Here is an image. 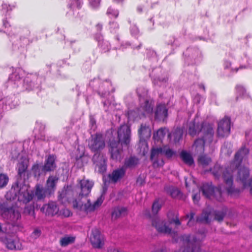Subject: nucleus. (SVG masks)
Listing matches in <instances>:
<instances>
[{
  "mask_svg": "<svg viewBox=\"0 0 252 252\" xmlns=\"http://www.w3.org/2000/svg\"><path fill=\"white\" fill-rule=\"evenodd\" d=\"M89 147L94 152H96L93 158L96 168H98V172L103 173L106 171V158L102 154L98 153L102 150L105 146L104 140L100 134L92 136L89 142Z\"/></svg>",
  "mask_w": 252,
  "mask_h": 252,
  "instance_id": "7ed1b4c3",
  "label": "nucleus"
},
{
  "mask_svg": "<svg viewBox=\"0 0 252 252\" xmlns=\"http://www.w3.org/2000/svg\"><path fill=\"white\" fill-rule=\"evenodd\" d=\"M229 65H230L231 63H228Z\"/></svg>",
  "mask_w": 252,
  "mask_h": 252,
  "instance_id": "338daca9",
  "label": "nucleus"
},
{
  "mask_svg": "<svg viewBox=\"0 0 252 252\" xmlns=\"http://www.w3.org/2000/svg\"><path fill=\"white\" fill-rule=\"evenodd\" d=\"M225 215V214L223 212H218L215 214V219L218 221H221Z\"/></svg>",
  "mask_w": 252,
  "mask_h": 252,
  "instance_id": "a19ab883",
  "label": "nucleus"
},
{
  "mask_svg": "<svg viewBox=\"0 0 252 252\" xmlns=\"http://www.w3.org/2000/svg\"><path fill=\"white\" fill-rule=\"evenodd\" d=\"M108 252H119L118 251L115 249H109Z\"/></svg>",
  "mask_w": 252,
  "mask_h": 252,
  "instance_id": "5fc2aeb1",
  "label": "nucleus"
},
{
  "mask_svg": "<svg viewBox=\"0 0 252 252\" xmlns=\"http://www.w3.org/2000/svg\"><path fill=\"white\" fill-rule=\"evenodd\" d=\"M211 161V158L205 155L200 156L198 158L199 163L203 167L209 165Z\"/></svg>",
  "mask_w": 252,
  "mask_h": 252,
  "instance_id": "c85d7f7f",
  "label": "nucleus"
},
{
  "mask_svg": "<svg viewBox=\"0 0 252 252\" xmlns=\"http://www.w3.org/2000/svg\"><path fill=\"white\" fill-rule=\"evenodd\" d=\"M13 191L15 192V196L18 197V200L19 201L24 203H27L30 201L33 198V193L30 192L29 187L25 184H21L18 183L16 186L14 187L13 189H11L10 191L7 192L5 195L7 199H11L9 196Z\"/></svg>",
  "mask_w": 252,
  "mask_h": 252,
  "instance_id": "423d86ee",
  "label": "nucleus"
},
{
  "mask_svg": "<svg viewBox=\"0 0 252 252\" xmlns=\"http://www.w3.org/2000/svg\"><path fill=\"white\" fill-rule=\"evenodd\" d=\"M222 172V169L219 165H216L212 172L213 175L218 178Z\"/></svg>",
  "mask_w": 252,
  "mask_h": 252,
  "instance_id": "4c0bfd02",
  "label": "nucleus"
},
{
  "mask_svg": "<svg viewBox=\"0 0 252 252\" xmlns=\"http://www.w3.org/2000/svg\"><path fill=\"white\" fill-rule=\"evenodd\" d=\"M201 97L200 95H198L197 94L195 97V100H196V101H197V102H199L200 100V99H201Z\"/></svg>",
  "mask_w": 252,
  "mask_h": 252,
  "instance_id": "864d4df0",
  "label": "nucleus"
},
{
  "mask_svg": "<svg viewBox=\"0 0 252 252\" xmlns=\"http://www.w3.org/2000/svg\"><path fill=\"white\" fill-rule=\"evenodd\" d=\"M34 195L37 200H42L44 199L46 197H50L51 195L47 192V190L45 188L44 189L40 185H37L35 187Z\"/></svg>",
  "mask_w": 252,
  "mask_h": 252,
  "instance_id": "6ab92c4d",
  "label": "nucleus"
},
{
  "mask_svg": "<svg viewBox=\"0 0 252 252\" xmlns=\"http://www.w3.org/2000/svg\"><path fill=\"white\" fill-rule=\"evenodd\" d=\"M167 111L165 104L158 105V122L164 123L166 121L168 116Z\"/></svg>",
  "mask_w": 252,
  "mask_h": 252,
  "instance_id": "5701e85b",
  "label": "nucleus"
},
{
  "mask_svg": "<svg viewBox=\"0 0 252 252\" xmlns=\"http://www.w3.org/2000/svg\"><path fill=\"white\" fill-rule=\"evenodd\" d=\"M27 168L28 164L26 161H22L18 164V174L21 177L24 175L27 169Z\"/></svg>",
  "mask_w": 252,
  "mask_h": 252,
  "instance_id": "7c9ffc66",
  "label": "nucleus"
},
{
  "mask_svg": "<svg viewBox=\"0 0 252 252\" xmlns=\"http://www.w3.org/2000/svg\"><path fill=\"white\" fill-rule=\"evenodd\" d=\"M62 215L65 217H68L71 215V213L68 209H64L62 210Z\"/></svg>",
  "mask_w": 252,
  "mask_h": 252,
  "instance_id": "49530a36",
  "label": "nucleus"
},
{
  "mask_svg": "<svg viewBox=\"0 0 252 252\" xmlns=\"http://www.w3.org/2000/svg\"><path fill=\"white\" fill-rule=\"evenodd\" d=\"M90 5L93 7L95 8L99 5L100 0H89Z\"/></svg>",
  "mask_w": 252,
  "mask_h": 252,
  "instance_id": "79ce46f5",
  "label": "nucleus"
},
{
  "mask_svg": "<svg viewBox=\"0 0 252 252\" xmlns=\"http://www.w3.org/2000/svg\"><path fill=\"white\" fill-rule=\"evenodd\" d=\"M0 211L2 217L4 219L13 224L21 218V214L17 208H7L4 203L0 204Z\"/></svg>",
  "mask_w": 252,
  "mask_h": 252,
  "instance_id": "0eeeda50",
  "label": "nucleus"
},
{
  "mask_svg": "<svg viewBox=\"0 0 252 252\" xmlns=\"http://www.w3.org/2000/svg\"><path fill=\"white\" fill-rule=\"evenodd\" d=\"M125 174V170L123 168L114 170L111 174H109V179L112 182L116 183L122 178Z\"/></svg>",
  "mask_w": 252,
  "mask_h": 252,
  "instance_id": "412c9836",
  "label": "nucleus"
},
{
  "mask_svg": "<svg viewBox=\"0 0 252 252\" xmlns=\"http://www.w3.org/2000/svg\"><path fill=\"white\" fill-rule=\"evenodd\" d=\"M81 192L79 194L86 196L90 193L93 183L88 180L83 179L79 183Z\"/></svg>",
  "mask_w": 252,
  "mask_h": 252,
  "instance_id": "f3484780",
  "label": "nucleus"
},
{
  "mask_svg": "<svg viewBox=\"0 0 252 252\" xmlns=\"http://www.w3.org/2000/svg\"><path fill=\"white\" fill-rule=\"evenodd\" d=\"M230 130V120L228 117L224 118L218 124L217 133L219 137L227 136Z\"/></svg>",
  "mask_w": 252,
  "mask_h": 252,
  "instance_id": "f8f14e48",
  "label": "nucleus"
},
{
  "mask_svg": "<svg viewBox=\"0 0 252 252\" xmlns=\"http://www.w3.org/2000/svg\"><path fill=\"white\" fill-rule=\"evenodd\" d=\"M211 216V213L210 212H208L207 211H203L201 216L198 218L197 220L202 222L207 223L209 221Z\"/></svg>",
  "mask_w": 252,
  "mask_h": 252,
  "instance_id": "c756f323",
  "label": "nucleus"
},
{
  "mask_svg": "<svg viewBox=\"0 0 252 252\" xmlns=\"http://www.w3.org/2000/svg\"><path fill=\"white\" fill-rule=\"evenodd\" d=\"M226 67H228V65H226Z\"/></svg>",
  "mask_w": 252,
  "mask_h": 252,
  "instance_id": "69168bd1",
  "label": "nucleus"
},
{
  "mask_svg": "<svg viewBox=\"0 0 252 252\" xmlns=\"http://www.w3.org/2000/svg\"><path fill=\"white\" fill-rule=\"evenodd\" d=\"M156 133H155V134H154V138H156Z\"/></svg>",
  "mask_w": 252,
  "mask_h": 252,
  "instance_id": "e2e57ef3",
  "label": "nucleus"
},
{
  "mask_svg": "<svg viewBox=\"0 0 252 252\" xmlns=\"http://www.w3.org/2000/svg\"><path fill=\"white\" fill-rule=\"evenodd\" d=\"M158 115V112L157 111H155V116H157Z\"/></svg>",
  "mask_w": 252,
  "mask_h": 252,
  "instance_id": "052dcab7",
  "label": "nucleus"
},
{
  "mask_svg": "<svg viewBox=\"0 0 252 252\" xmlns=\"http://www.w3.org/2000/svg\"><path fill=\"white\" fill-rule=\"evenodd\" d=\"M20 78V76L19 74H17L16 72H14L13 74H12L10 76V79L15 81L19 80Z\"/></svg>",
  "mask_w": 252,
  "mask_h": 252,
  "instance_id": "c03bdc74",
  "label": "nucleus"
},
{
  "mask_svg": "<svg viewBox=\"0 0 252 252\" xmlns=\"http://www.w3.org/2000/svg\"><path fill=\"white\" fill-rule=\"evenodd\" d=\"M59 208L54 202H50L44 205L41 208V211L47 216H54L59 211Z\"/></svg>",
  "mask_w": 252,
  "mask_h": 252,
  "instance_id": "4468645a",
  "label": "nucleus"
},
{
  "mask_svg": "<svg viewBox=\"0 0 252 252\" xmlns=\"http://www.w3.org/2000/svg\"><path fill=\"white\" fill-rule=\"evenodd\" d=\"M249 153V150L245 147L240 149L235 154L234 160L230 163V167H238L242 161L245 160Z\"/></svg>",
  "mask_w": 252,
  "mask_h": 252,
  "instance_id": "ddd939ff",
  "label": "nucleus"
},
{
  "mask_svg": "<svg viewBox=\"0 0 252 252\" xmlns=\"http://www.w3.org/2000/svg\"><path fill=\"white\" fill-rule=\"evenodd\" d=\"M107 14L108 15H111L112 17L116 18L119 15V12L117 10H116L112 7H109L108 9Z\"/></svg>",
  "mask_w": 252,
  "mask_h": 252,
  "instance_id": "58836bf2",
  "label": "nucleus"
},
{
  "mask_svg": "<svg viewBox=\"0 0 252 252\" xmlns=\"http://www.w3.org/2000/svg\"><path fill=\"white\" fill-rule=\"evenodd\" d=\"M199 199V195L198 194H194L193 196V201L195 203L197 202Z\"/></svg>",
  "mask_w": 252,
  "mask_h": 252,
  "instance_id": "603ef678",
  "label": "nucleus"
},
{
  "mask_svg": "<svg viewBox=\"0 0 252 252\" xmlns=\"http://www.w3.org/2000/svg\"><path fill=\"white\" fill-rule=\"evenodd\" d=\"M166 134H167V136L168 138H170V137L173 135V136L175 138V141H178L182 136V132L180 129H177L175 130V132L173 134L168 133V130L166 128H161L158 129V140L162 137H163Z\"/></svg>",
  "mask_w": 252,
  "mask_h": 252,
  "instance_id": "2eb2a0df",
  "label": "nucleus"
},
{
  "mask_svg": "<svg viewBox=\"0 0 252 252\" xmlns=\"http://www.w3.org/2000/svg\"><path fill=\"white\" fill-rule=\"evenodd\" d=\"M75 238L72 236H65L60 239V244L62 247H65L74 242Z\"/></svg>",
  "mask_w": 252,
  "mask_h": 252,
  "instance_id": "bb28decb",
  "label": "nucleus"
},
{
  "mask_svg": "<svg viewBox=\"0 0 252 252\" xmlns=\"http://www.w3.org/2000/svg\"><path fill=\"white\" fill-rule=\"evenodd\" d=\"M171 231V229L169 228L168 226H167L165 224H164L163 226H160L159 227H158V232H161L165 233H170Z\"/></svg>",
  "mask_w": 252,
  "mask_h": 252,
  "instance_id": "ea45409f",
  "label": "nucleus"
},
{
  "mask_svg": "<svg viewBox=\"0 0 252 252\" xmlns=\"http://www.w3.org/2000/svg\"><path fill=\"white\" fill-rule=\"evenodd\" d=\"M136 183L137 184L139 185V186H142L144 184L145 181L143 178L139 177L137 179Z\"/></svg>",
  "mask_w": 252,
  "mask_h": 252,
  "instance_id": "8fccbe9b",
  "label": "nucleus"
},
{
  "mask_svg": "<svg viewBox=\"0 0 252 252\" xmlns=\"http://www.w3.org/2000/svg\"><path fill=\"white\" fill-rule=\"evenodd\" d=\"M41 234V231L38 229H35L32 232V236L34 238L38 237Z\"/></svg>",
  "mask_w": 252,
  "mask_h": 252,
  "instance_id": "a18cd8bd",
  "label": "nucleus"
},
{
  "mask_svg": "<svg viewBox=\"0 0 252 252\" xmlns=\"http://www.w3.org/2000/svg\"><path fill=\"white\" fill-rule=\"evenodd\" d=\"M168 192L173 198L179 199H184L185 198V196L177 188L170 187L168 189Z\"/></svg>",
  "mask_w": 252,
  "mask_h": 252,
  "instance_id": "b1692460",
  "label": "nucleus"
},
{
  "mask_svg": "<svg viewBox=\"0 0 252 252\" xmlns=\"http://www.w3.org/2000/svg\"><path fill=\"white\" fill-rule=\"evenodd\" d=\"M9 181V178L6 174H0V188L5 187Z\"/></svg>",
  "mask_w": 252,
  "mask_h": 252,
  "instance_id": "2f4dec72",
  "label": "nucleus"
},
{
  "mask_svg": "<svg viewBox=\"0 0 252 252\" xmlns=\"http://www.w3.org/2000/svg\"><path fill=\"white\" fill-rule=\"evenodd\" d=\"M238 170L236 180L242 183L245 188L252 186V178L250 177L249 170L248 168L239 165L238 167H230V164L225 168L223 172V178L226 187H220L214 188L211 185L204 184L201 190L203 195L207 198L214 196L219 201H221L222 193L226 191L228 194H232L235 191L232 186V177L234 172Z\"/></svg>",
  "mask_w": 252,
  "mask_h": 252,
  "instance_id": "f257e3e1",
  "label": "nucleus"
},
{
  "mask_svg": "<svg viewBox=\"0 0 252 252\" xmlns=\"http://www.w3.org/2000/svg\"><path fill=\"white\" fill-rule=\"evenodd\" d=\"M251 229L252 230V224L251 226Z\"/></svg>",
  "mask_w": 252,
  "mask_h": 252,
  "instance_id": "0e129e2a",
  "label": "nucleus"
},
{
  "mask_svg": "<svg viewBox=\"0 0 252 252\" xmlns=\"http://www.w3.org/2000/svg\"><path fill=\"white\" fill-rule=\"evenodd\" d=\"M143 215L151 225L158 230V202L155 201L153 204L151 211L146 210Z\"/></svg>",
  "mask_w": 252,
  "mask_h": 252,
  "instance_id": "6e6552de",
  "label": "nucleus"
},
{
  "mask_svg": "<svg viewBox=\"0 0 252 252\" xmlns=\"http://www.w3.org/2000/svg\"><path fill=\"white\" fill-rule=\"evenodd\" d=\"M247 187H248V186H247ZM249 187H250V193L252 195V186H249Z\"/></svg>",
  "mask_w": 252,
  "mask_h": 252,
  "instance_id": "4d7b16f0",
  "label": "nucleus"
},
{
  "mask_svg": "<svg viewBox=\"0 0 252 252\" xmlns=\"http://www.w3.org/2000/svg\"><path fill=\"white\" fill-rule=\"evenodd\" d=\"M59 195H58V198L59 200H62L63 199L66 194V190L63 189L62 190L61 192H59Z\"/></svg>",
  "mask_w": 252,
  "mask_h": 252,
  "instance_id": "09e8293b",
  "label": "nucleus"
},
{
  "mask_svg": "<svg viewBox=\"0 0 252 252\" xmlns=\"http://www.w3.org/2000/svg\"><path fill=\"white\" fill-rule=\"evenodd\" d=\"M184 244L186 245L187 248L183 252H197L199 249V241L191 237L189 235H184L182 237Z\"/></svg>",
  "mask_w": 252,
  "mask_h": 252,
  "instance_id": "1a4fd4ad",
  "label": "nucleus"
},
{
  "mask_svg": "<svg viewBox=\"0 0 252 252\" xmlns=\"http://www.w3.org/2000/svg\"><path fill=\"white\" fill-rule=\"evenodd\" d=\"M81 4V1L80 0H74L70 6L79 7Z\"/></svg>",
  "mask_w": 252,
  "mask_h": 252,
  "instance_id": "de8ad7c7",
  "label": "nucleus"
},
{
  "mask_svg": "<svg viewBox=\"0 0 252 252\" xmlns=\"http://www.w3.org/2000/svg\"><path fill=\"white\" fill-rule=\"evenodd\" d=\"M59 178L56 176H50L46 182L45 189L49 194L54 193Z\"/></svg>",
  "mask_w": 252,
  "mask_h": 252,
  "instance_id": "dca6fc26",
  "label": "nucleus"
},
{
  "mask_svg": "<svg viewBox=\"0 0 252 252\" xmlns=\"http://www.w3.org/2000/svg\"><path fill=\"white\" fill-rule=\"evenodd\" d=\"M24 213L26 215H31L34 217V206L33 205H28L24 209Z\"/></svg>",
  "mask_w": 252,
  "mask_h": 252,
  "instance_id": "c9c22d12",
  "label": "nucleus"
},
{
  "mask_svg": "<svg viewBox=\"0 0 252 252\" xmlns=\"http://www.w3.org/2000/svg\"><path fill=\"white\" fill-rule=\"evenodd\" d=\"M98 46L104 51L109 50L110 45L107 41H104L102 39L98 40Z\"/></svg>",
  "mask_w": 252,
  "mask_h": 252,
  "instance_id": "f704fd0d",
  "label": "nucleus"
},
{
  "mask_svg": "<svg viewBox=\"0 0 252 252\" xmlns=\"http://www.w3.org/2000/svg\"><path fill=\"white\" fill-rule=\"evenodd\" d=\"M1 241L10 250H21L23 247L19 239L15 236L6 235Z\"/></svg>",
  "mask_w": 252,
  "mask_h": 252,
  "instance_id": "9d476101",
  "label": "nucleus"
},
{
  "mask_svg": "<svg viewBox=\"0 0 252 252\" xmlns=\"http://www.w3.org/2000/svg\"><path fill=\"white\" fill-rule=\"evenodd\" d=\"M97 27L99 28L100 29H101V26L100 25H97Z\"/></svg>",
  "mask_w": 252,
  "mask_h": 252,
  "instance_id": "680f3d73",
  "label": "nucleus"
},
{
  "mask_svg": "<svg viewBox=\"0 0 252 252\" xmlns=\"http://www.w3.org/2000/svg\"><path fill=\"white\" fill-rule=\"evenodd\" d=\"M159 153L165 154L168 158L171 157L174 154V152L170 149L162 150V149L158 148V154Z\"/></svg>",
  "mask_w": 252,
  "mask_h": 252,
  "instance_id": "e433bc0d",
  "label": "nucleus"
},
{
  "mask_svg": "<svg viewBox=\"0 0 252 252\" xmlns=\"http://www.w3.org/2000/svg\"><path fill=\"white\" fill-rule=\"evenodd\" d=\"M32 172L35 177H39L42 173V168L41 169L39 164H35L32 167Z\"/></svg>",
  "mask_w": 252,
  "mask_h": 252,
  "instance_id": "473e14b6",
  "label": "nucleus"
},
{
  "mask_svg": "<svg viewBox=\"0 0 252 252\" xmlns=\"http://www.w3.org/2000/svg\"><path fill=\"white\" fill-rule=\"evenodd\" d=\"M90 241L93 246L95 248H101L104 244L103 236L101 234L100 231L96 228L92 230L90 236Z\"/></svg>",
  "mask_w": 252,
  "mask_h": 252,
  "instance_id": "9b49d317",
  "label": "nucleus"
},
{
  "mask_svg": "<svg viewBox=\"0 0 252 252\" xmlns=\"http://www.w3.org/2000/svg\"><path fill=\"white\" fill-rule=\"evenodd\" d=\"M102 203V200L99 198L92 204L86 196L79 194L77 198L72 201V204L74 209L88 213L94 211L100 206Z\"/></svg>",
  "mask_w": 252,
  "mask_h": 252,
  "instance_id": "39448f33",
  "label": "nucleus"
},
{
  "mask_svg": "<svg viewBox=\"0 0 252 252\" xmlns=\"http://www.w3.org/2000/svg\"><path fill=\"white\" fill-rule=\"evenodd\" d=\"M194 215V214L193 213H191L189 215H187V217L188 218H189V220L188 223V224L189 225H190V223L191 222V220L193 219Z\"/></svg>",
  "mask_w": 252,
  "mask_h": 252,
  "instance_id": "3c124183",
  "label": "nucleus"
},
{
  "mask_svg": "<svg viewBox=\"0 0 252 252\" xmlns=\"http://www.w3.org/2000/svg\"><path fill=\"white\" fill-rule=\"evenodd\" d=\"M2 231V226L1 224L0 223V232Z\"/></svg>",
  "mask_w": 252,
  "mask_h": 252,
  "instance_id": "bf43d9fd",
  "label": "nucleus"
},
{
  "mask_svg": "<svg viewBox=\"0 0 252 252\" xmlns=\"http://www.w3.org/2000/svg\"><path fill=\"white\" fill-rule=\"evenodd\" d=\"M56 168L55 157L53 155L49 156L45 161L44 165L42 167V171L50 172L54 171Z\"/></svg>",
  "mask_w": 252,
  "mask_h": 252,
  "instance_id": "a211bd4d",
  "label": "nucleus"
},
{
  "mask_svg": "<svg viewBox=\"0 0 252 252\" xmlns=\"http://www.w3.org/2000/svg\"><path fill=\"white\" fill-rule=\"evenodd\" d=\"M181 157L183 160L188 165L191 166L193 164V159L189 153L186 152H182L181 154Z\"/></svg>",
  "mask_w": 252,
  "mask_h": 252,
  "instance_id": "a878e982",
  "label": "nucleus"
},
{
  "mask_svg": "<svg viewBox=\"0 0 252 252\" xmlns=\"http://www.w3.org/2000/svg\"><path fill=\"white\" fill-rule=\"evenodd\" d=\"M174 222L177 225H180V220L178 219H176L175 220H174Z\"/></svg>",
  "mask_w": 252,
  "mask_h": 252,
  "instance_id": "6e6d98bb",
  "label": "nucleus"
},
{
  "mask_svg": "<svg viewBox=\"0 0 252 252\" xmlns=\"http://www.w3.org/2000/svg\"><path fill=\"white\" fill-rule=\"evenodd\" d=\"M138 163V158L135 157H130L126 160L125 166L126 167L132 168L135 166Z\"/></svg>",
  "mask_w": 252,
  "mask_h": 252,
  "instance_id": "cd10ccee",
  "label": "nucleus"
},
{
  "mask_svg": "<svg viewBox=\"0 0 252 252\" xmlns=\"http://www.w3.org/2000/svg\"><path fill=\"white\" fill-rule=\"evenodd\" d=\"M126 209L124 207H117L114 209L112 213V217L113 218L117 219L122 216L126 215Z\"/></svg>",
  "mask_w": 252,
  "mask_h": 252,
  "instance_id": "393cba45",
  "label": "nucleus"
},
{
  "mask_svg": "<svg viewBox=\"0 0 252 252\" xmlns=\"http://www.w3.org/2000/svg\"><path fill=\"white\" fill-rule=\"evenodd\" d=\"M200 87H201V88H202V89H203L204 91H205V87H204V86L203 85H200Z\"/></svg>",
  "mask_w": 252,
  "mask_h": 252,
  "instance_id": "13d9d810",
  "label": "nucleus"
},
{
  "mask_svg": "<svg viewBox=\"0 0 252 252\" xmlns=\"http://www.w3.org/2000/svg\"><path fill=\"white\" fill-rule=\"evenodd\" d=\"M141 108L143 110V114L146 115L152 113L153 109V101L152 100H144L140 99Z\"/></svg>",
  "mask_w": 252,
  "mask_h": 252,
  "instance_id": "aec40b11",
  "label": "nucleus"
},
{
  "mask_svg": "<svg viewBox=\"0 0 252 252\" xmlns=\"http://www.w3.org/2000/svg\"><path fill=\"white\" fill-rule=\"evenodd\" d=\"M237 92L240 95H243L245 93L244 88L241 86H237L236 87Z\"/></svg>",
  "mask_w": 252,
  "mask_h": 252,
  "instance_id": "37998d69",
  "label": "nucleus"
},
{
  "mask_svg": "<svg viewBox=\"0 0 252 252\" xmlns=\"http://www.w3.org/2000/svg\"><path fill=\"white\" fill-rule=\"evenodd\" d=\"M119 141H111L110 143V152L111 158L118 160L121 158L122 147L123 145H127L130 142V129L126 125L121 126L118 131Z\"/></svg>",
  "mask_w": 252,
  "mask_h": 252,
  "instance_id": "20e7f679",
  "label": "nucleus"
},
{
  "mask_svg": "<svg viewBox=\"0 0 252 252\" xmlns=\"http://www.w3.org/2000/svg\"><path fill=\"white\" fill-rule=\"evenodd\" d=\"M150 158L153 162L154 166H156L158 161V149L153 148L152 149Z\"/></svg>",
  "mask_w": 252,
  "mask_h": 252,
  "instance_id": "72a5a7b5",
  "label": "nucleus"
},
{
  "mask_svg": "<svg viewBox=\"0 0 252 252\" xmlns=\"http://www.w3.org/2000/svg\"><path fill=\"white\" fill-rule=\"evenodd\" d=\"M189 133L192 136L199 133L203 135V139H197L192 146L197 153H201L204 151L205 142L210 143L213 140L214 130L212 125L210 124L204 123L199 125L195 124V122L191 123L189 124Z\"/></svg>",
  "mask_w": 252,
  "mask_h": 252,
  "instance_id": "f03ea898",
  "label": "nucleus"
},
{
  "mask_svg": "<svg viewBox=\"0 0 252 252\" xmlns=\"http://www.w3.org/2000/svg\"><path fill=\"white\" fill-rule=\"evenodd\" d=\"M140 140H145L150 137L151 135V128L145 125H141L140 128L138 131Z\"/></svg>",
  "mask_w": 252,
  "mask_h": 252,
  "instance_id": "4be33fe9",
  "label": "nucleus"
}]
</instances>
